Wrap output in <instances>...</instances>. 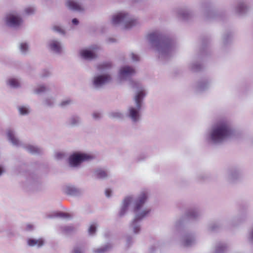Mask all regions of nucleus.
<instances>
[{
  "label": "nucleus",
  "mask_w": 253,
  "mask_h": 253,
  "mask_svg": "<svg viewBox=\"0 0 253 253\" xmlns=\"http://www.w3.org/2000/svg\"><path fill=\"white\" fill-rule=\"evenodd\" d=\"M102 47L98 44H92L88 48L82 49L80 51L81 57L86 60H92L98 57L97 52L102 51Z\"/></svg>",
  "instance_id": "obj_9"
},
{
  "label": "nucleus",
  "mask_w": 253,
  "mask_h": 253,
  "mask_svg": "<svg viewBox=\"0 0 253 253\" xmlns=\"http://www.w3.org/2000/svg\"><path fill=\"white\" fill-rule=\"evenodd\" d=\"M202 45L200 49L199 56L200 58L203 57L210 54L208 50V46L210 42V38L208 36H204L201 38Z\"/></svg>",
  "instance_id": "obj_13"
},
{
  "label": "nucleus",
  "mask_w": 253,
  "mask_h": 253,
  "mask_svg": "<svg viewBox=\"0 0 253 253\" xmlns=\"http://www.w3.org/2000/svg\"><path fill=\"white\" fill-rule=\"evenodd\" d=\"M112 79L108 74H101L95 76L92 81V84L95 89L101 88L104 85L109 83Z\"/></svg>",
  "instance_id": "obj_11"
},
{
  "label": "nucleus",
  "mask_w": 253,
  "mask_h": 253,
  "mask_svg": "<svg viewBox=\"0 0 253 253\" xmlns=\"http://www.w3.org/2000/svg\"><path fill=\"white\" fill-rule=\"evenodd\" d=\"M46 167L43 165H40L38 168L28 173L29 179L31 184L35 186L41 184V179L43 175L46 173Z\"/></svg>",
  "instance_id": "obj_8"
},
{
  "label": "nucleus",
  "mask_w": 253,
  "mask_h": 253,
  "mask_svg": "<svg viewBox=\"0 0 253 253\" xmlns=\"http://www.w3.org/2000/svg\"><path fill=\"white\" fill-rule=\"evenodd\" d=\"M67 124L71 127H78L82 125V120L79 115L73 114L68 118Z\"/></svg>",
  "instance_id": "obj_20"
},
{
  "label": "nucleus",
  "mask_w": 253,
  "mask_h": 253,
  "mask_svg": "<svg viewBox=\"0 0 253 253\" xmlns=\"http://www.w3.org/2000/svg\"><path fill=\"white\" fill-rule=\"evenodd\" d=\"M241 133L224 122L214 125L205 135V140L208 144L217 145L222 144L228 139L238 138Z\"/></svg>",
  "instance_id": "obj_3"
},
{
  "label": "nucleus",
  "mask_w": 253,
  "mask_h": 253,
  "mask_svg": "<svg viewBox=\"0 0 253 253\" xmlns=\"http://www.w3.org/2000/svg\"><path fill=\"white\" fill-rule=\"evenodd\" d=\"M196 242V238L194 234L187 233L183 234L181 242L183 246L189 247L193 245Z\"/></svg>",
  "instance_id": "obj_17"
},
{
  "label": "nucleus",
  "mask_w": 253,
  "mask_h": 253,
  "mask_svg": "<svg viewBox=\"0 0 253 253\" xmlns=\"http://www.w3.org/2000/svg\"><path fill=\"white\" fill-rule=\"evenodd\" d=\"M131 60L133 61L138 62L139 61V56L138 55L135 54L133 53H131Z\"/></svg>",
  "instance_id": "obj_53"
},
{
  "label": "nucleus",
  "mask_w": 253,
  "mask_h": 253,
  "mask_svg": "<svg viewBox=\"0 0 253 253\" xmlns=\"http://www.w3.org/2000/svg\"><path fill=\"white\" fill-rule=\"evenodd\" d=\"M47 216L49 218L59 217L63 219L69 218L70 217L69 214L61 211H53L48 214Z\"/></svg>",
  "instance_id": "obj_28"
},
{
  "label": "nucleus",
  "mask_w": 253,
  "mask_h": 253,
  "mask_svg": "<svg viewBox=\"0 0 253 253\" xmlns=\"http://www.w3.org/2000/svg\"><path fill=\"white\" fill-rule=\"evenodd\" d=\"M95 158L91 154L80 151H77L72 154L68 158L69 166L72 168H78L81 164L85 161H89Z\"/></svg>",
  "instance_id": "obj_6"
},
{
  "label": "nucleus",
  "mask_w": 253,
  "mask_h": 253,
  "mask_svg": "<svg viewBox=\"0 0 253 253\" xmlns=\"http://www.w3.org/2000/svg\"><path fill=\"white\" fill-rule=\"evenodd\" d=\"M210 178L208 174H200L198 176V179L200 181H206Z\"/></svg>",
  "instance_id": "obj_47"
},
{
  "label": "nucleus",
  "mask_w": 253,
  "mask_h": 253,
  "mask_svg": "<svg viewBox=\"0 0 253 253\" xmlns=\"http://www.w3.org/2000/svg\"><path fill=\"white\" fill-rule=\"evenodd\" d=\"M121 23H124L126 29H130L136 24L135 19L132 18L127 13L119 12L114 15L112 18V23L116 25Z\"/></svg>",
  "instance_id": "obj_7"
},
{
  "label": "nucleus",
  "mask_w": 253,
  "mask_h": 253,
  "mask_svg": "<svg viewBox=\"0 0 253 253\" xmlns=\"http://www.w3.org/2000/svg\"><path fill=\"white\" fill-rule=\"evenodd\" d=\"M27 165L26 164H22L17 169V170L20 173L26 172L25 170L27 169Z\"/></svg>",
  "instance_id": "obj_50"
},
{
  "label": "nucleus",
  "mask_w": 253,
  "mask_h": 253,
  "mask_svg": "<svg viewBox=\"0 0 253 253\" xmlns=\"http://www.w3.org/2000/svg\"><path fill=\"white\" fill-rule=\"evenodd\" d=\"M219 225L218 222L211 223L208 226V230L211 231H215L219 228Z\"/></svg>",
  "instance_id": "obj_37"
},
{
  "label": "nucleus",
  "mask_w": 253,
  "mask_h": 253,
  "mask_svg": "<svg viewBox=\"0 0 253 253\" xmlns=\"http://www.w3.org/2000/svg\"><path fill=\"white\" fill-rule=\"evenodd\" d=\"M79 20L76 18H74L72 19V23L74 25H78L79 24Z\"/></svg>",
  "instance_id": "obj_57"
},
{
  "label": "nucleus",
  "mask_w": 253,
  "mask_h": 253,
  "mask_svg": "<svg viewBox=\"0 0 253 253\" xmlns=\"http://www.w3.org/2000/svg\"><path fill=\"white\" fill-rule=\"evenodd\" d=\"M53 100V98L52 97L47 98L45 99L44 101V103L45 105L47 106L52 107L54 103Z\"/></svg>",
  "instance_id": "obj_45"
},
{
  "label": "nucleus",
  "mask_w": 253,
  "mask_h": 253,
  "mask_svg": "<svg viewBox=\"0 0 253 253\" xmlns=\"http://www.w3.org/2000/svg\"><path fill=\"white\" fill-rule=\"evenodd\" d=\"M7 137L8 140L11 142L12 145L18 146L19 144L18 139L15 136L14 131L9 129L7 132Z\"/></svg>",
  "instance_id": "obj_25"
},
{
  "label": "nucleus",
  "mask_w": 253,
  "mask_h": 253,
  "mask_svg": "<svg viewBox=\"0 0 253 253\" xmlns=\"http://www.w3.org/2000/svg\"><path fill=\"white\" fill-rule=\"evenodd\" d=\"M111 68V64L109 62L103 63L98 66V69L100 71H103L106 69Z\"/></svg>",
  "instance_id": "obj_36"
},
{
  "label": "nucleus",
  "mask_w": 253,
  "mask_h": 253,
  "mask_svg": "<svg viewBox=\"0 0 253 253\" xmlns=\"http://www.w3.org/2000/svg\"><path fill=\"white\" fill-rule=\"evenodd\" d=\"M51 75L50 73L46 70H44L43 73L41 75V77L42 78H46L50 76Z\"/></svg>",
  "instance_id": "obj_55"
},
{
  "label": "nucleus",
  "mask_w": 253,
  "mask_h": 253,
  "mask_svg": "<svg viewBox=\"0 0 253 253\" xmlns=\"http://www.w3.org/2000/svg\"><path fill=\"white\" fill-rule=\"evenodd\" d=\"M92 117L95 121H99L102 118V114L100 112H94L92 114Z\"/></svg>",
  "instance_id": "obj_44"
},
{
  "label": "nucleus",
  "mask_w": 253,
  "mask_h": 253,
  "mask_svg": "<svg viewBox=\"0 0 253 253\" xmlns=\"http://www.w3.org/2000/svg\"><path fill=\"white\" fill-rule=\"evenodd\" d=\"M109 118L123 120L124 118V115L120 111H112L108 113Z\"/></svg>",
  "instance_id": "obj_30"
},
{
  "label": "nucleus",
  "mask_w": 253,
  "mask_h": 253,
  "mask_svg": "<svg viewBox=\"0 0 253 253\" xmlns=\"http://www.w3.org/2000/svg\"><path fill=\"white\" fill-rule=\"evenodd\" d=\"M93 176L97 179H105L108 177V174L106 171L101 169H97L93 172Z\"/></svg>",
  "instance_id": "obj_26"
},
{
  "label": "nucleus",
  "mask_w": 253,
  "mask_h": 253,
  "mask_svg": "<svg viewBox=\"0 0 253 253\" xmlns=\"http://www.w3.org/2000/svg\"><path fill=\"white\" fill-rule=\"evenodd\" d=\"M64 154L61 152H58L55 155V158L57 160H61L64 157Z\"/></svg>",
  "instance_id": "obj_56"
},
{
  "label": "nucleus",
  "mask_w": 253,
  "mask_h": 253,
  "mask_svg": "<svg viewBox=\"0 0 253 253\" xmlns=\"http://www.w3.org/2000/svg\"><path fill=\"white\" fill-rule=\"evenodd\" d=\"M48 90V89L44 85H40L38 88H35L33 92L35 94H40Z\"/></svg>",
  "instance_id": "obj_34"
},
{
  "label": "nucleus",
  "mask_w": 253,
  "mask_h": 253,
  "mask_svg": "<svg viewBox=\"0 0 253 253\" xmlns=\"http://www.w3.org/2000/svg\"><path fill=\"white\" fill-rule=\"evenodd\" d=\"M160 250L158 245H155L150 247L148 253H160Z\"/></svg>",
  "instance_id": "obj_43"
},
{
  "label": "nucleus",
  "mask_w": 253,
  "mask_h": 253,
  "mask_svg": "<svg viewBox=\"0 0 253 253\" xmlns=\"http://www.w3.org/2000/svg\"><path fill=\"white\" fill-rule=\"evenodd\" d=\"M66 6L71 11L82 12L84 11V8L78 2L74 0H68L66 2Z\"/></svg>",
  "instance_id": "obj_21"
},
{
  "label": "nucleus",
  "mask_w": 253,
  "mask_h": 253,
  "mask_svg": "<svg viewBox=\"0 0 253 253\" xmlns=\"http://www.w3.org/2000/svg\"><path fill=\"white\" fill-rule=\"evenodd\" d=\"M204 69V66L198 63L194 62L191 64L190 69L192 71L194 72H198L202 71Z\"/></svg>",
  "instance_id": "obj_32"
},
{
  "label": "nucleus",
  "mask_w": 253,
  "mask_h": 253,
  "mask_svg": "<svg viewBox=\"0 0 253 253\" xmlns=\"http://www.w3.org/2000/svg\"><path fill=\"white\" fill-rule=\"evenodd\" d=\"M226 248V245L223 243H219L215 249L214 253H222Z\"/></svg>",
  "instance_id": "obj_39"
},
{
  "label": "nucleus",
  "mask_w": 253,
  "mask_h": 253,
  "mask_svg": "<svg viewBox=\"0 0 253 253\" xmlns=\"http://www.w3.org/2000/svg\"><path fill=\"white\" fill-rule=\"evenodd\" d=\"M227 180L229 182H234L240 180L243 177L241 169L237 166L229 168L227 170Z\"/></svg>",
  "instance_id": "obj_12"
},
{
  "label": "nucleus",
  "mask_w": 253,
  "mask_h": 253,
  "mask_svg": "<svg viewBox=\"0 0 253 253\" xmlns=\"http://www.w3.org/2000/svg\"><path fill=\"white\" fill-rule=\"evenodd\" d=\"M201 10L204 19L207 21H224L227 18L226 13L217 11L215 9V4L211 0L203 1L201 3Z\"/></svg>",
  "instance_id": "obj_5"
},
{
  "label": "nucleus",
  "mask_w": 253,
  "mask_h": 253,
  "mask_svg": "<svg viewBox=\"0 0 253 253\" xmlns=\"http://www.w3.org/2000/svg\"><path fill=\"white\" fill-rule=\"evenodd\" d=\"M104 194L106 198H110L113 196V193L112 191H105Z\"/></svg>",
  "instance_id": "obj_54"
},
{
  "label": "nucleus",
  "mask_w": 253,
  "mask_h": 253,
  "mask_svg": "<svg viewBox=\"0 0 253 253\" xmlns=\"http://www.w3.org/2000/svg\"><path fill=\"white\" fill-rule=\"evenodd\" d=\"M72 103V100L70 99L63 100L60 104V106L63 108L66 107V106L71 104Z\"/></svg>",
  "instance_id": "obj_46"
},
{
  "label": "nucleus",
  "mask_w": 253,
  "mask_h": 253,
  "mask_svg": "<svg viewBox=\"0 0 253 253\" xmlns=\"http://www.w3.org/2000/svg\"><path fill=\"white\" fill-rule=\"evenodd\" d=\"M28 45L26 42L21 43L19 45V49L23 54H26L28 50Z\"/></svg>",
  "instance_id": "obj_40"
},
{
  "label": "nucleus",
  "mask_w": 253,
  "mask_h": 253,
  "mask_svg": "<svg viewBox=\"0 0 253 253\" xmlns=\"http://www.w3.org/2000/svg\"><path fill=\"white\" fill-rule=\"evenodd\" d=\"M235 12L239 15H245L249 10V7L245 1L239 0L234 7Z\"/></svg>",
  "instance_id": "obj_16"
},
{
  "label": "nucleus",
  "mask_w": 253,
  "mask_h": 253,
  "mask_svg": "<svg viewBox=\"0 0 253 253\" xmlns=\"http://www.w3.org/2000/svg\"><path fill=\"white\" fill-rule=\"evenodd\" d=\"M18 111L20 114L21 115H27L30 113L29 109L28 107L24 106H19Z\"/></svg>",
  "instance_id": "obj_38"
},
{
  "label": "nucleus",
  "mask_w": 253,
  "mask_h": 253,
  "mask_svg": "<svg viewBox=\"0 0 253 253\" xmlns=\"http://www.w3.org/2000/svg\"><path fill=\"white\" fill-rule=\"evenodd\" d=\"M176 227H178V223H176Z\"/></svg>",
  "instance_id": "obj_63"
},
{
  "label": "nucleus",
  "mask_w": 253,
  "mask_h": 253,
  "mask_svg": "<svg viewBox=\"0 0 253 253\" xmlns=\"http://www.w3.org/2000/svg\"><path fill=\"white\" fill-rule=\"evenodd\" d=\"M64 190H77V189L74 185L69 184L65 186Z\"/></svg>",
  "instance_id": "obj_52"
},
{
  "label": "nucleus",
  "mask_w": 253,
  "mask_h": 253,
  "mask_svg": "<svg viewBox=\"0 0 253 253\" xmlns=\"http://www.w3.org/2000/svg\"><path fill=\"white\" fill-rule=\"evenodd\" d=\"M187 215L189 218L195 219L200 216L201 212L197 209H190L187 211Z\"/></svg>",
  "instance_id": "obj_29"
},
{
  "label": "nucleus",
  "mask_w": 253,
  "mask_h": 253,
  "mask_svg": "<svg viewBox=\"0 0 253 253\" xmlns=\"http://www.w3.org/2000/svg\"><path fill=\"white\" fill-rule=\"evenodd\" d=\"M113 248L112 245L108 243L100 247L94 248L93 250L94 253H106L110 251Z\"/></svg>",
  "instance_id": "obj_24"
},
{
  "label": "nucleus",
  "mask_w": 253,
  "mask_h": 253,
  "mask_svg": "<svg viewBox=\"0 0 253 253\" xmlns=\"http://www.w3.org/2000/svg\"><path fill=\"white\" fill-rule=\"evenodd\" d=\"M64 194L71 198H77L82 195L81 191H63Z\"/></svg>",
  "instance_id": "obj_31"
},
{
  "label": "nucleus",
  "mask_w": 253,
  "mask_h": 253,
  "mask_svg": "<svg viewBox=\"0 0 253 253\" xmlns=\"http://www.w3.org/2000/svg\"><path fill=\"white\" fill-rule=\"evenodd\" d=\"M8 84L13 88H17L20 86V84L18 81L14 78L10 79L8 80Z\"/></svg>",
  "instance_id": "obj_35"
},
{
  "label": "nucleus",
  "mask_w": 253,
  "mask_h": 253,
  "mask_svg": "<svg viewBox=\"0 0 253 253\" xmlns=\"http://www.w3.org/2000/svg\"><path fill=\"white\" fill-rule=\"evenodd\" d=\"M97 227L98 225L96 222L91 223L88 228V234L91 236L94 235L96 232Z\"/></svg>",
  "instance_id": "obj_33"
},
{
  "label": "nucleus",
  "mask_w": 253,
  "mask_h": 253,
  "mask_svg": "<svg viewBox=\"0 0 253 253\" xmlns=\"http://www.w3.org/2000/svg\"><path fill=\"white\" fill-rule=\"evenodd\" d=\"M28 244L31 247H36L39 248L44 244V241L42 239H32L30 238L28 240Z\"/></svg>",
  "instance_id": "obj_27"
},
{
  "label": "nucleus",
  "mask_w": 253,
  "mask_h": 253,
  "mask_svg": "<svg viewBox=\"0 0 253 253\" xmlns=\"http://www.w3.org/2000/svg\"><path fill=\"white\" fill-rule=\"evenodd\" d=\"M177 15L181 20L187 21L191 19L193 16V13L188 7L180 8L177 11Z\"/></svg>",
  "instance_id": "obj_15"
},
{
  "label": "nucleus",
  "mask_w": 253,
  "mask_h": 253,
  "mask_svg": "<svg viewBox=\"0 0 253 253\" xmlns=\"http://www.w3.org/2000/svg\"><path fill=\"white\" fill-rule=\"evenodd\" d=\"M22 22V17L15 12L7 14L5 17L6 24L10 27H18Z\"/></svg>",
  "instance_id": "obj_10"
},
{
  "label": "nucleus",
  "mask_w": 253,
  "mask_h": 253,
  "mask_svg": "<svg viewBox=\"0 0 253 253\" xmlns=\"http://www.w3.org/2000/svg\"><path fill=\"white\" fill-rule=\"evenodd\" d=\"M147 200V195L142 193L136 196H127L123 200L119 215L121 216H124L129 207H133L135 217L130 224V228L135 234L138 233L140 230V220L150 211V209L145 206Z\"/></svg>",
  "instance_id": "obj_1"
},
{
  "label": "nucleus",
  "mask_w": 253,
  "mask_h": 253,
  "mask_svg": "<svg viewBox=\"0 0 253 253\" xmlns=\"http://www.w3.org/2000/svg\"><path fill=\"white\" fill-rule=\"evenodd\" d=\"M147 38L151 45L156 48L160 61L165 63L172 58L175 44L172 38L166 34L155 32L149 34Z\"/></svg>",
  "instance_id": "obj_2"
},
{
  "label": "nucleus",
  "mask_w": 253,
  "mask_h": 253,
  "mask_svg": "<svg viewBox=\"0 0 253 253\" xmlns=\"http://www.w3.org/2000/svg\"><path fill=\"white\" fill-rule=\"evenodd\" d=\"M233 34L230 31H228L222 36V47L225 48L229 45L232 40Z\"/></svg>",
  "instance_id": "obj_23"
},
{
  "label": "nucleus",
  "mask_w": 253,
  "mask_h": 253,
  "mask_svg": "<svg viewBox=\"0 0 253 253\" xmlns=\"http://www.w3.org/2000/svg\"><path fill=\"white\" fill-rule=\"evenodd\" d=\"M4 172V169L3 167L1 166H0V176Z\"/></svg>",
  "instance_id": "obj_59"
},
{
  "label": "nucleus",
  "mask_w": 253,
  "mask_h": 253,
  "mask_svg": "<svg viewBox=\"0 0 253 253\" xmlns=\"http://www.w3.org/2000/svg\"><path fill=\"white\" fill-rule=\"evenodd\" d=\"M23 147L28 152L33 155H42L44 153L43 149L37 146L27 144Z\"/></svg>",
  "instance_id": "obj_19"
},
{
  "label": "nucleus",
  "mask_w": 253,
  "mask_h": 253,
  "mask_svg": "<svg viewBox=\"0 0 253 253\" xmlns=\"http://www.w3.org/2000/svg\"><path fill=\"white\" fill-rule=\"evenodd\" d=\"M52 30L56 32L59 33L61 35H65L66 34L65 31L61 28L60 26L55 25L52 28Z\"/></svg>",
  "instance_id": "obj_42"
},
{
  "label": "nucleus",
  "mask_w": 253,
  "mask_h": 253,
  "mask_svg": "<svg viewBox=\"0 0 253 253\" xmlns=\"http://www.w3.org/2000/svg\"><path fill=\"white\" fill-rule=\"evenodd\" d=\"M147 157V155L146 154L142 153L137 156L136 160L137 162H141L145 160Z\"/></svg>",
  "instance_id": "obj_48"
},
{
  "label": "nucleus",
  "mask_w": 253,
  "mask_h": 253,
  "mask_svg": "<svg viewBox=\"0 0 253 253\" xmlns=\"http://www.w3.org/2000/svg\"><path fill=\"white\" fill-rule=\"evenodd\" d=\"M250 236H251L252 240L253 241V228L250 233Z\"/></svg>",
  "instance_id": "obj_61"
},
{
  "label": "nucleus",
  "mask_w": 253,
  "mask_h": 253,
  "mask_svg": "<svg viewBox=\"0 0 253 253\" xmlns=\"http://www.w3.org/2000/svg\"><path fill=\"white\" fill-rule=\"evenodd\" d=\"M84 249L82 245H76L74 248L71 253H84Z\"/></svg>",
  "instance_id": "obj_41"
},
{
  "label": "nucleus",
  "mask_w": 253,
  "mask_h": 253,
  "mask_svg": "<svg viewBox=\"0 0 253 253\" xmlns=\"http://www.w3.org/2000/svg\"><path fill=\"white\" fill-rule=\"evenodd\" d=\"M210 84V81L207 79L200 80L195 85V91L197 93H199L207 90L209 88Z\"/></svg>",
  "instance_id": "obj_14"
},
{
  "label": "nucleus",
  "mask_w": 253,
  "mask_h": 253,
  "mask_svg": "<svg viewBox=\"0 0 253 253\" xmlns=\"http://www.w3.org/2000/svg\"><path fill=\"white\" fill-rule=\"evenodd\" d=\"M105 190H111V189H110V188H106V189H105Z\"/></svg>",
  "instance_id": "obj_64"
},
{
  "label": "nucleus",
  "mask_w": 253,
  "mask_h": 253,
  "mask_svg": "<svg viewBox=\"0 0 253 253\" xmlns=\"http://www.w3.org/2000/svg\"><path fill=\"white\" fill-rule=\"evenodd\" d=\"M23 187L24 188H29V187L27 186V183L24 184V185L23 186Z\"/></svg>",
  "instance_id": "obj_62"
},
{
  "label": "nucleus",
  "mask_w": 253,
  "mask_h": 253,
  "mask_svg": "<svg viewBox=\"0 0 253 253\" xmlns=\"http://www.w3.org/2000/svg\"><path fill=\"white\" fill-rule=\"evenodd\" d=\"M63 230L66 232V233H69L70 232L73 230V227L71 225L66 226L62 227Z\"/></svg>",
  "instance_id": "obj_51"
},
{
  "label": "nucleus",
  "mask_w": 253,
  "mask_h": 253,
  "mask_svg": "<svg viewBox=\"0 0 253 253\" xmlns=\"http://www.w3.org/2000/svg\"><path fill=\"white\" fill-rule=\"evenodd\" d=\"M135 73L133 68L129 66H124L121 68L119 71V77L121 80L126 79L131 76Z\"/></svg>",
  "instance_id": "obj_18"
},
{
  "label": "nucleus",
  "mask_w": 253,
  "mask_h": 253,
  "mask_svg": "<svg viewBox=\"0 0 253 253\" xmlns=\"http://www.w3.org/2000/svg\"><path fill=\"white\" fill-rule=\"evenodd\" d=\"M35 9L32 7H28L25 9V12L27 15H33L35 13Z\"/></svg>",
  "instance_id": "obj_49"
},
{
  "label": "nucleus",
  "mask_w": 253,
  "mask_h": 253,
  "mask_svg": "<svg viewBox=\"0 0 253 253\" xmlns=\"http://www.w3.org/2000/svg\"><path fill=\"white\" fill-rule=\"evenodd\" d=\"M48 47L50 50L56 54H59L61 53L62 47L61 43L56 40H52L50 41Z\"/></svg>",
  "instance_id": "obj_22"
},
{
  "label": "nucleus",
  "mask_w": 253,
  "mask_h": 253,
  "mask_svg": "<svg viewBox=\"0 0 253 253\" xmlns=\"http://www.w3.org/2000/svg\"><path fill=\"white\" fill-rule=\"evenodd\" d=\"M34 229V226L32 224H28L26 226L27 230H32Z\"/></svg>",
  "instance_id": "obj_58"
},
{
  "label": "nucleus",
  "mask_w": 253,
  "mask_h": 253,
  "mask_svg": "<svg viewBox=\"0 0 253 253\" xmlns=\"http://www.w3.org/2000/svg\"><path fill=\"white\" fill-rule=\"evenodd\" d=\"M129 84L135 91V95L133 99L135 106H130L128 107L126 116L133 124H136L141 120V112L143 104V100L146 95V92L143 85L138 82L130 80Z\"/></svg>",
  "instance_id": "obj_4"
},
{
  "label": "nucleus",
  "mask_w": 253,
  "mask_h": 253,
  "mask_svg": "<svg viewBox=\"0 0 253 253\" xmlns=\"http://www.w3.org/2000/svg\"><path fill=\"white\" fill-rule=\"evenodd\" d=\"M116 40L113 38H110L108 39V42H116Z\"/></svg>",
  "instance_id": "obj_60"
}]
</instances>
